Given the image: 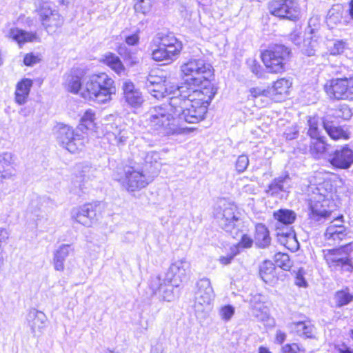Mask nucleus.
Segmentation results:
<instances>
[{
	"label": "nucleus",
	"instance_id": "1",
	"mask_svg": "<svg viewBox=\"0 0 353 353\" xmlns=\"http://www.w3.org/2000/svg\"><path fill=\"white\" fill-rule=\"evenodd\" d=\"M186 98L179 94L170 98L168 103L151 108L148 112V122L150 128L163 135H178L188 131L186 128L179 124V121L189 123H197L199 121H192L188 119L197 114L192 111L196 108L191 101V105L185 103Z\"/></svg>",
	"mask_w": 353,
	"mask_h": 353
},
{
	"label": "nucleus",
	"instance_id": "2",
	"mask_svg": "<svg viewBox=\"0 0 353 353\" xmlns=\"http://www.w3.org/2000/svg\"><path fill=\"white\" fill-rule=\"evenodd\" d=\"M217 89L211 82L210 79L203 81L198 85H182L175 89L181 97L186 98L185 103L191 105V101L194 103L197 108L193 110L197 114L188 118L190 121H201L205 119L208 112V106L216 93Z\"/></svg>",
	"mask_w": 353,
	"mask_h": 353
},
{
	"label": "nucleus",
	"instance_id": "3",
	"mask_svg": "<svg viewBox=\"0 0 353 353\" xmlns=\"http://www.w3.org/2000/svg\"><path fill=\"white\" fill-rule=\"evenodd\" d=\"M95 113L89 109L85 112L81 119L78 129L81 133L74 131L68 125H61L57 132V140L59 145L71 153H76L83 149L88 139L84 130L92 129L94 126Z\"/></svg>",
	"mask_w": 353,
	"mask_h": 353
},
{
	"label": "nucleus",
	"instance_id": "4",
	"mask_svg": "<svg viewBox=\"0 0 353 353\" xmlns=\"http://www.w3.org/2000/svg\"><path fill=\"white\" fill-rule=\"evenodd\" d=\"M115 93L114 81L106 73L92 74L84 81L82 97L85 99L105 103Z\"/></svg>",
	"mask_w": 353,
	"mask_h": 353
},
{
	"label": "nucleus",
	"instance_id": "5",
	"mask_svg": "<svg viewBox=\"0 0 353 353\" xmlns=\"http://www.w3.org/2000/svg\"><path fill=\"white\" fill-rule=\"evenodd\" d=\"M180 70L184 85H198L214 75L211 64L201 58L190 59L181 65Z\"/></svg>",
	"mask_w": 353,
	"mask_h": 353
},
{
	"label": "nucleus",
	"instance_id": "6",
	"mask_svg": "<svg viewBox=\"0 0 353 353\" xmlns=\"http://www.w3.org/2000/svg\"><path fill=\"white\" fill-rule=\"evenodd\" d=\"M352 250V243H350L339 248L323 250V252L324 259L331 270L350 274L353 272Z\"/></svg>",
	"mask_w": 353,
	"mask_h": 353
},
{
	"label": "nucleus",
	"instance_id": "7",
	"mask_svg": "<svg viewBox=\"0 0 353 353\" xmlns=\"http://www.w3.org/2000/svg\"><path fill=\"white\" fill-rule=\"evenodd\" d=\"M214 216L222 229L230 233L234 238L237 236L241 221L235 205L221 200L214 210Z\"/></svg>",
	"mask_w": 353,
	"mask_h": 353
},
{
	"label": "nucleus",
	"instance_id": "8",
	"mask_svg": "<svg viewBox=\"0 0 353 353\" xmlns=\"http://www.w3.org/2000/svg\"><path fill=\"white\" fill-rule=\"evenodd\" d=\"M290 55L288 48L283 45H274L261 53V59L270 72L279 73L285 70Z\"/></svg>",
	"mask_w": 353,
	"mask_h": 353
},
{
	"label": "nucleus",
	"instance_id": "9",
	"mask_svg": "<svg viewBox=\"0 0 353 353\" xmlns=\"http://www.w3.org/2000/svg\"><path fill=\"white\" fill-rule=\"evenodd\" d=\"M117 180L123 190L134 192L145 188L152 179L139 168L126 166L123 169V174Z\"/></svg>",
	"mask_w": 353,
	"mask_h": 353
},
{
	"label": "nucleus",
	"instance_id": "10",
	"mask_svg": "<svg viewBox=\"0 0 353 353\" xmlns=\"http://www.w3.org/2000/svg\"><path fill=\"white\" fill-rule=\"evenodd\" d=\"M323 89L332 100H353V77L333 78L326 81Z\"/></svg>",
	"mask_w": 353,
	"mask_h": 353
},
{
	"label": "nucleus",
	"instance_id": "11",
	"mask_svg": "<svg viewBox=\"0 0 353 353\" xmlns=\"http://www.w3.org/2000/svg\"><path fill=\"white\" fill-rule=\"evenodd\" d=\"M268 8L271 14L281 19L296 21L300 18L301 10L294 0H272Z\"/></svg>",
	"mask_w": 353,
	"mask_h": 353
},
{
	"label": "nucleus",
	"instance_id": "12",
	"mask_svg": "<svg viewBox=\"0 0 353 353\" xmlns=\"http://www.w3.org/2000/svg\"><path fill=\"white\" fill-rule=\"evenodd\" d=\"M39 20L48 34L55 33L63 24V17L57 10L43 4L37 10Z\"/></svg>",
	"mask_w": 353,
	"mask_h": 353
},
{
	"label": "nucleus",
	"instance_id": "13",
	"mask_svg": "<svg viewBox=\"0 0 353 353\" xmlns=\"http://www.w3.org/2000/svg\"><path fill=\"white\" fill-rule=\"evenodd\" d=\"M310 219L314 221L321 222L330 216V212L325 209L327 204L326 194L321 192L320 188H315L312 193L310 195Z\"/></svg>",
	"mask_w": 353,
	"mask_h": 353
},
{
	"label": "nucleus",
	"instance_id": "14",
	"mask_svg": "<svg viewBox=\"0 0 353 353\" xmlns=\"http://www.w3.org/2000/svg\"><path fill=\"white\" fill-rule=\"evenodd\" d=\"M194 309L196 313L205 312L214 299V293L211 282L208 278H203L197 282Z\"/></svg>",
	"mask_w": 353,
	"mask_h": 353
},
{
	"label": "nucleus",
	"instance_id": "15",
	"mask_svg": "<svg viewBox=\"0 0 353 353\" xmlns=\"http://www.w3.org/2000/svg\"><path fill=\"white\" fill-rule=\"evenodd\" d=\"M191 272V264L185 258L174 261L170 264L166 273L167 279L173 283V285H179V283L188 279Z\"/></svg>",
	"mask_w": 353,
	"mask_h": 353
},
{
	"label": "nucleus",
	"instance_id": "16",
	"mask_svg": "<svg viewBox=\"0 0 353 353\" xmlns=\"http://www.w3.org/2000/svg\"><path fill=\"white\" fill-rule=\"evenodd\" d=\"M347 235V229L343 224V216H340L330 222L323 236L325 243L332 245L340 243Z\"/></svg>",
	"mask_w": 353,
	"mask_h": 353
},
{
	"label": "nucleus",
	"instance_id": "17",
	"mask_svg": "<svg viewBox=\"0 0 353 353\" xmlns=\"http://www.w3.org/2000/svg\"><path fill=\"white\" fill-rule=\"evenodd\" d=\"M97 205L85 203L71 210V219L85 227H91L96 220Z\"/></svg>",
	"mask_w": 353,
	"mask_h": 353
},
{
	"label": "nucleus",
	"instance_id": "18",
	"mask_svg": "<svg viewBox=\"0 0 353 353\" xmlns=\"http://www.w3.org/2000/svg\"><path fill=\"white\" fill-rule=\"evenodd\" d=\"M329 161L336 168L348 169L353 164V150L348 145L341 146L330 154Z\"/></svg>",
	"mask_w": 353,
	"mask_h": 353
},
{
	"label": "nucleus",
	"instance_id": "19",
	"mask_svg": "<svg viewBox=\"0 0 353 353\" xmlns=\"http://www.w3.org/2000/svg\"><path fill=\"white\" fill-rule=\"evenodd\" d=\"M108 139L112 145L122 147L126 144L131 135V132L125 127H119L115 123L106 124L105 126Z\"/></svg>",
	"mask_w": 353,
	"mask_h": 353
},
{
	"label": "nucleus",
	"instance_id": "20",
	"mask_svg": "<svg viewBox=\"0 0 353 353\" xmlns=\"http://www.w3.org/2000/svg\"><path fill=\"white\" fill-rule=\"evenodd\" d=\"M26 321L32 334L34 336H39L46 326L48 319L43 312L32 308L28 311Z\"/></svg>",
	"mask_w": 353,
	"mask_h": 353
},
{
	"label": "nucleus",
	"instance_id": "21",
	"mask_svg": "<svg viewBox=\"0 0 353 353\" xmlns=\"http://www.w3.org/2000/svg\"><path fill=\"white\" fill-rule=\"evenodd\" d=\"M122 90L125 101L131 107L139 108L144 101L143 96L139 89L135 88L134 83L125 81L123 83Z\"/></svg>",
	"mask_w": 353,
	"mask_h": 353
},
{
	"label": "nucleus",
	"instance_id": "22",
	"mask_svg": "<svg viewBox=\"0 0 353 353\" xmlns=\"http://www.w3.org/2000/svg\"><path fill=\"white\" fill-rule=\"evenodd\" d=\"M146 87L148 92L157 99H161L165 97H169L170 99L172 96H176L177 93H175V89L180 88V86L171 85L167 80H164L163 83L148 84Z\"/></svg>",
	"mask_w": 353,
	"mask_h": 353
},
{
	"label": "nucleus",
	"instance_id": "23",
	"mask_svg": "<svg viewBox=\"0 0 353 353\" xmlns=\"http://www.w3.org/2000/svg\"><path fill=\"white\" fill-rule=\"evenodd\" d=\"M7 37L16 41L20 46L28 42H39L40 37L37 32H27L18 28H11Z\"/></svg>",
	"mask_w": 353,
	"mask_h": 353
},
{
	"label": "nucleus",
	"instance_id": "24",
	"mask_svg": "<svg viewBox=\"0 0 353 353\" xmlns=\"http://www.w3.org/2000/svg\"><path fill=\"white\" fill-rule=\"evenodd\" d=\"M157 42L160 44L161 46L169 50H172L171 52L177 57L183 48L182 43L172 33L159 34L157 37Z\"/></svg>",
	"mask_w": 353,
	"mask_h": 353
},
{
	"label": "nucleus",
	"instance_id": "25",
	"mask_svg": "<svg viewBox=\"0 0 353 353\" xmlns=\"http://www.w3.org/2000/svg\"><path fill=\"white\" fill-rule=\"evenodd\" d=\"M79 73L78 70H74L66 74L65 75L63 85L68 91L73 94L80 92L82 96L84 83H82V75Z\"/></svg>",
	"mask_w": 353,
	"mask_h": 353
},
{
	"label": "nucleus",
	"instance_id": "26",
	"mask_svg": "<svg viewBox=\"0 0 353 353\" xmlns=\"http://www.w3.org/2000/svg\"><path fill=\"white\" fill-rule=\"evenodd\" d=\"M290 176L288 174L284 176H280L275 178L269 184L265 192L271 196H279L280 193L285 192L286 189L290 187Z\"/></svg>",
	"mask_w": 353,
	"mask_h": 353
},
{
	"label": "nucleus",
	"instance_id": "27",
	"mask_svg": "<svg viewBox=\"0 0 353 353\" xmlns=\"http://www.w3.org/2000/svg\"><path fill=\"white\" fill-rule=\"evenodd\" d=\"M33 82L30 79H23L17 84L15 91V102L18 105H23L27 102L28 97Z\"/></svg>",
	"mask_w": 353,
	"mask_h": 353
},
{
	"label": "nucleus",
	"instance_id": "28",
	"mask_svg": "<svg viewBox=\"0 0 353 353\" xmlns=\"http://www.w3.org/2000/svg\"><path fill=\"white\" fill-rule=\"evenodd\" d=\"M72 250L69 244H62L54 252L53 265L57 271L63 272L65 268L64 262Z\"/></svg>",
	"mask_w": 353,
	"mask_h": 353
},
{
	"label": "nucleus",
	"instance_id": "29",
	"mask_svg": "<svg viewBox=\"0 0 353 353\" xmlns=\"http://www.w3.org/2000/svg\"><path fill=\"white\" fill-rule=\"evenodd\" d=\"M323 125L330 137L334 140H347L350 138V132L341 126H336L332 122L325 120Z\"/></svg>",
	"mask_w": 353,
	"mask_h": 353
},
{
	"label": "nucleus",
	"instance_id": "30",
	"mask_svg": "<svg viewBox=\"0 0 353 353\" xmlns=\"http://www.w3.org/2000/svg\"><path fill=\"white\" fill-rule=\"evenodd\" d=\"M292 332L301 336L312 338L314 330V326L309 321H294L288 325Z\"/></svg>",
	"mask_w": 353,
	"mask_h": 353
},
{
	"label": "nucleus",
	"instance_id": "31",
	"mask_svg": "<svg viewBox=\"0 0 353 353\" xmlns=\"http://www.w3.org/2000/svg\"><path fill=\"white\" fill-rule=\"evenodd\" d=\"M254 240L256 245L261 248H265L270 245L271 237L265 225L259 223L256 225Z\"/></svg>",
	"mask_w": 353,
	"mask_h": 353
},
{
	"label": "nucleus",
	"instance_id": "32",
	"mask_svg": "<svg viewBox=\"0 0 353 353\" xmlns=\"http://www.w3.org/2000/svg\"><path fill=\"white\" fill-rule=\"evenodd\" d=\"M292 81L285 78H281L274 82L272 87V94L279 96L276 100H281L289 94L290 88L292 86Z\"/></svg>",
	"mask_w": 353,
	"mask_h": 353
},
{
	"label": "nucleus",
	"instance_id": "33",
	"mask_svg": "<svg viewBox=\"0 0 353 353\" xmlns=\"http://www.w3.org/2000/svg\"><path fill=\"white\" fill-rule=\"evenodd\" d=\"M327 145L324 137L311 139L310 152L315 159H321L327 150Z\"/></svg>",
	"mask_w": 353,
	"mask_h": 353
},
{
	"label": "nucleus",
	"instance_id": "34",
	"mask_svg": "<svg viewBox=\"0 0 353 353\" xmlns=\"http://www.w3.org/2000/svg\"><path fill=\"white\" fill-rule=\"evenodd\" d=\"M277 236L279 242L289 250H296L298 248L299 243L294 231L277 232Z\"/></svg>",
	"mask_w": 353,
	"mask_h": 353
},
{
	"label": "nucleus",
	"instance_id": "35",
	"mask_svg": "<svg viewBox=\"0 0 353 353\" xmlns=\"http://www.w3.org/2000/svg\"><path fill=\"white\" fill-rule=\"evenodd\" d=\"M105 65L109 66L113 71L119 75L125 74V68L123 66L120 59L114 54L109 53L103 59Z\"/></svg>",
	"mask_w": 353,
	"mask_h": 353
},
{
	"label": "nucleus",
	"instance_id": "36",
	"mask_svg": "<svg viewBox=\"0 0 353 353\" xmlns=\"http://www.w3.org/2000/svg\"><path fill=\"white\" fill-rule=\"evenodd\" d=\"M273 216L279 223L283 225H290L296 220V214L292 210L279 209L274 212Z\"/></svg>",
	"mask_w": 353,
	"mask_h": 353
},
{
	"label": "nucleus",
	"instance_id": "37",
	"mask_svg": "<svg viewBox=\"0 0 353 353\" xmlns=\"http://www.w3.org/2000/svg\"><path fill=\"white\" fill-rule=\"evenodd\" d=\"M171 52L172 50H169L158 43L157 48L152 50V58L156 61H165L172 62L175 60L177 57Z\"/></svg>",
	"mask_w": 353,
	"mask_h": 353
},
{
	"label": "nucleus",
	"instance_id": "38",
	"mask_svg": "<svg viewBox=\"0 0 353 353\" xmlns=\"http://www.w3.org/2000/svg\"><path fill=\"white\" fill-rule=\"evenodd\" d=\"M307 134L311 139L321 137L319 118L310 117L307 119Z\"/></svg>",
	"mask_w": 353,
	"mask_h": 353
},
{
	"label": "nucleus",
	"instance_id": "39",
	"mask_svg": "<svg viewBox=\"0 0 353 353\" xmlns=\"http://www.w3.org/2000/svg\"><path fill=\"white\" fill-rule=\"evenodd\" d=\"M252 312L261 321L265 322L270 319L268 309L263 303H259L252 305Z\"/></svg>",
	"mask_w": 353,
	"mask_h": 353
},
{
	"label": "nucleus",
	"instance_id": "40",
	"mask_svg": "<svg viewBox=\"0 0 353 353\" xmlns=\"http://www.w3.org/2000/svg\"><path fill=\"white\" fill-rule=\"evenodd\" d=\"M342 19V12L339 9L331 8L327 14L326 23L328 26L333 28L334 26L339 23Z\"/></svg>",
	"mask_w": 353,
	"mask_h": 353
},
{
	"label": "nucleus",
	"instance_id": "41",
	"mask_svg": "<svg viewBox=\"0 0 353 353\" xmlns=\"http://www.w3.org/2000/svg\"><path fill=\"white\" fill-rule=\"evenodd\" d=\"M275 265L284 270H289L292 266V262L288 254L278 252L274 255Z\"/></svg>",
	"mask_w": 353,
	"mask_h": 353
},
{
	"label": "nucleus",
	"instance_id": "42",
	"mask_svg": "<svg viewBox=\"0 0 353 353\" xmlns=\"http://www.w3.org/2000/svg\"><path fill=\"white\" fill-rule=\"evenodd\" d=\"M274 272V264L271 261H265L260 267L259 274L261 278L267 283L272 277Z\"/></svg>",
	"mask_w": 353,
	"mask_h": 353
},
{
	"label": "nucleus",
	"instance_id": "43",
	"mask_svg": "<svg viewBox=\"0 0 353 353\" xmlns=\"http://www.w3.org/2000/svg\"><path fill=\"white\" fill-rule=\"evenodd\" d=\"M13 163V155L10 152L0 154V172L10 170Z\"/></svg>",
	"mask_w": 353,
	"mask_h": 353
},
{
	"label": "nucleus",
	"instance_id": "44",
	"mask_svg": "<svg viewBox=\"0 0 353 353\" xmlns=\"http://www.w3.org/2000/svg\"><path fill=\"white\" fill-rule=\"evenodd\" d=\"M153 3L154 0H139L134 4V10L137 12L147 14L151 11Z\"/></svg>",
	"mask_w": 353,
	"mask_h": 353
},
{
	"label": "nucleus",
	"instance_id": "45",
	"mask_svg": "<svg viewBox=\"0 0 353 353\" xmlns=\"http://www.w3.org/2000/svg\"><path fill=\"white\" fill-rule=\"evenodd\" d=\"M165 283L162 281L159 275L152 276L150 281V288L152 291L153 294L161 293L162 289L165 288Z\"/></svg>",
	"mask_w": 353,
	"mask_h": 353
},
{
	"label": "nucleus",
	"instance_id": "46",
	"mask_svg": "<svg viewBox=\"0 0 353 353\" xmlns=\"http://www.w3.org/2000/svg\"><path fill=\"white\" fill-rule=\"evenodd\" d=\"M336 303L339 306L348 304L353 300V296L345 290L339 291L335 295Z\"/></svg>",
	"mask_w": 353,
	"mask_h": 353
},
{
	"label": "nucleus",
	"instance_id": "47",
	"mask_svg": "<svg viewBox=\"0 0 353 353\" xmlns=\"http://www.w3.org/2000/svg\"><path fill=\"white\" fill-rule=\"evenodd\" d=\"M316 47V41L312 40L311 39H307L304 40L303 47L302 52L307 56H312L315 52V48Z\"/></svg>",
	"mask_w": 353,
	"mask_h": 353
},
{
	"label": "nucleus",
	"instance_id": "48",
	"mask_svg": "<svg viewBox=\"0 0 353 353\" xmlns=\"http://www.w3.org/2000/svg\"><path fill=\"white\" fill-rule=\"evenodd\" d=\"M334 115L336 117L347 120L351 118L352 113L350 108L347 105H341L338 109L335 110Z\"/></svg>",
	"mask_w": 353,
	"mask_h": 353
},
{
	"label": "nucleus",
	"instance_id": "49",
	"mask_svg": "<svg viewBox=\"0 0 353 353\" xmlns=\"http://www.w3.org/2000/svg\"><path fill=\"white\" fill-rule=\"evenodd\" d=\"M234 314V308L232 305H225L220 308L219 315L222 320L228 321Z\"/></svg>",
	"mask_w": 353,
	"mask_h": 353
},
{
	"label": "nucleus",
	"instance_id": "50",
	"mask_svg": "<svg viewBox=\"0 0 353 353\" xmlns=\"http://www.w3.org/2000/svg\"><path fill=\"white\" fill-rule=\"evenodd\" d=\"M249 165V159L246 155H241L236 163V168L239 172H244Z\"/></svg>",
	"mask_w": 353,
	"mask_h": 353
},
{
	"label": "nucleus",
	"instance_id": "51",
	"mask_svg": "<svg viewBox=\"0 0 353 353\" xmlns=\"http://www.w3.org/2000/svg\"><path fill=\"white\" fill-rule=\"evenodd\" d=\"M247 63L248 64L249 68L253 74H254L258 77H261L262 76V68L256 60L250 59L248 61Z\"/></svg>",
	"mask_w": 353,
	"mask_h": 353
},
{
	"label": "nucleus",
	"instance_id": "52",
	"mask_svg": "<svg viewBox=\"0 0 353 353\" xmlns=\"http://www.w3.org/2000/svg\"><path fill=\"white\" fill-rule=\"evenodd\" d=\"M282 351L283 353H299L300 352H304L305 350L297 343H292L283 346Z\"/></svg>",
	"mask_w": 353,
	"mask_h": 353
},
{
	"label": "nucleus",
	"instance_id": "53",
	"mask_svg": "<svg viewBox=\"0 0 353 353\" xmlns=\"http://www.w3.org/2000/svg\"><path fill=\"white\" fill-rule=\"evenodd\" d=\"M41 61V57L38 54L33 53H28L26 54L23 59V63L26 65L32 66L39 63Z\"/></svg>",
	"mask_w": 353,
	"mask_h": 353
},
{
	"label": "nucleus",
	"instance_id": "54",
	"mask_svg": "<svg viewBox=\"0 0 353 353\" xmlns=\"http://www.w3.org/2000/svg\"><path fill=\"white\" fill-rule=\"evenodd\" d=\"M159 159V154L154 151L148 152L145 157V163L150 164L157 163Z\"/></svg>",
	"mask_w": 353,
	"mask_h": 353
},
{
	"label": "nucleus",
	"instance_id": "55",
	"mask_svg": "<svg viewBox=\"0 0 353 353\" xmlns=\"http://www.w3.org/2000/svg\"><path fill=\"white\" fill-rule=\"evenodd\" d=\"M252 239L247 234H243L241 236V241L238 243V247L243 248H250L252 247Z\"/></svg>",
	"mask_w": 353,
	"mask_h": 353
},
{
	"label": "nucleus",
	"instance_id": "56",
	"mask_svg": "<svg viewBox=\"0 0 353 353\" xmlns=\"http://www.w3.org/2000/svg\"><path fill=\"white\" fill-rule=\"evenodd\" d=\"M139 32L137 31L135 33L127 36L125 39V43L129 46H136L138 44L139 41Z\"/></svg>",
	"mask_w": 353,
	"mask_h": 353
},
{
	"label": "nucleus",
	"instance_id": "57",
	"mask_svg": "<svg viewBox=\"0 0 353 353\" xmlns=\"http://www.w3.org/2000/svg\"><path fill=\"white\" fill-rule=\"evenodd\" d=\"M158 294L163 300L166 301H171L173 299V294L171 292V290L168 289L166 285L165 288L162 289L161 292Z\"/></svg>",
	"mask_w": 353,
	"mask_h": 353
},
{
	"label": "nucleus",
	"instance_id": "58",
	"mask_svg": "<svg viewBox=\"0 0 353 353\" xmlns=\"http://www.w3.org/2000/svg\"><path fill=\"white\" fill-rule=\"evenodd\" d=\"M250 92L251 95L254 98H258L260 97H265L268 93L265 90H262L259 88H253L250 90Z\"/></svg>",
	"mask_w": 353,
	"mask_h": 353
},
{
	"label": "nucleus",
	"instance_id": "59",
	"mask_svg": "<svg viewBox=\"0 0 353 353\" xmlns=\"http://www.w3.org/2000/svg\"><path fill=\"white\" fill-rule=\"evenodd\" d=\"M238 254V252H233L231 254L227 255V256H220L219 261V262L224 265L230 264L232 259H234V256Z\"/></svg>",
	"mask_w": 353,
	"mask_h": 353
},
{
	"label": "nucleus",
	"instance_id": "60",
	"mask_svg": "<svg viewBox=\"0 0 353 353\" xmlns=\"http://www.w3.org/2000/svg\"><path fill=\"white\" fill-rule=\"evenodd\" d=\"M70 192L77 195H80L81 192H83L81 185L79 180H75L73 182V185L70 188Z\"/></svg>",
	"mask_w": 353,
	"mask_h": 353
},
{
	"label": "nucleus",
	"instance_id": "61",
	"mask_svg": "<svg viewBox=\"0 0 353 353\" xmlns=\"http://www.w3.org/2000/svg\"><path fill=\"white\" fill-rule=\"evenodd\" d=\"M164 80H166L165 78H163L161 77L150 76V77L147 79L146 86H148V84L153 85L158 83H163Z\"/></svg>",
	"mask_w": 353,
	"mask_h": 353
},
{
	"label": "nucleus",
	"instance_id": "62",
	"mask_svg": "<svg viewBox=\"0 0 353 353\" xmlns=\"http://www.w3.org/2000/svg\"><path fill=\"white\" fill-rule=\"evenodd\" d=\"M345 48L344 43L342 41H338L334 43V48L332 49V52L334 54H340L343 52Z\"/></svg>",
	"mask_w": 353,
	"mask_h": 353
},
{
	"label": "nucleus",
	"instance_id": "63",
	"mask_svg": "<svg viewBox=\"0 0 353 353\" xmlns=\"http://www.w3.org/2000/svg\"><path fill=\"white\" fill-rule=\"evenodd\" d=\"M290 39L293 43H294L297 46L300 45L301 41L302 40L300 34L296 32L291 33V34L290 35Z\"/></svg>",
	"mask_w": 353,
	"mask_h": 353
},
{
	"label": "nucleus",
	"instance_id": "64",
	"mask_svg": "<svg viewBox=\"0 0 353 353\" xmlns=\"http://www.w3.org/2000/svg\"><path fill=\"white\" fill-rule=\"evenodd\" d=\"M285 338H286V335L284 332H281V331H278L277 333H276V341L281 344L284 342V341L285 340Z\"/></svg>",
	"mask_w": 353,
	"mask_h": 353
}]
</instances>
